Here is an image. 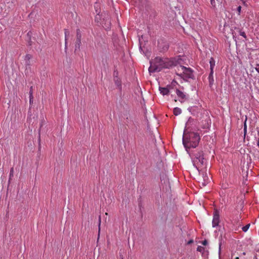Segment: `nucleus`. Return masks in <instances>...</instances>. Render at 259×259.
Here are the masks:
<instances>
[{
    "label": "nucleus",
    "mask_w": 259,
    "mask_h": 259,
    "mask_svg": "<svg viewBox=\"0 0 259 259\" xmlns=\"http://www.w3.org/2000/svg\"><path fill=\"white\" fill-rule=\"evenodd\" d=\"M185 60V57L181 56L170 59L156 57L153 60L150 61L149 71L150 73L159 72L164 68L169 69L178 66V64H184Z\"/></svg>",
    "instance_id": "1"
},
{
    "label": "nucleus",
    "mask_w": 259,
    "mask_h": 259,
    "mask_svg": "<svg viewBox=\"0 0 259 259\" xmlns=\"http://www.w3.org/2000/svg\"><path fill=\"white\" fill-rule=\"evenodd\" d=\"M200 139V136L197 133H184L183 137V143L186 149L195 148L198 145Z\"/></svg>",
    "instance_id": "2"
},
{
    "label": "nucleus",
    "mask_w": 259,
    "mask_h": 259,
    "mask_svg": "<svg viewBox=\"0 0 259 259\" xmlns=\"http://www.w3.org/2000/svg\"><path fill=\"white\" fill-rule=\"evenodd\" d=\"M192 156L193 165L199 170L200 168H201L203 166L205 163L202 151H196L192 153Z\"/></svg>",
    "instance_id": "3"
},
{
    "label": "nucleus",
    "mask_w": 259,
    "mask_h": 259,
    "mask_svg": "<svg viewBox=\"0 0 259 259\" xmlns=\"http://www.w3.org/2000/svg\"><path fill=\"white\" fill-rule=\"evenodd\" d=\"M183 64H178L179 65V70L182 72L180 73V76L184 80H187V79H193V73L192 69L190 68H187L183 65Z\"/></svg>",
    "instance_id": "4"
},
{
    "label": "nucleus",
    "mask_w": 259,
    "mask_h": 259,
    "mask_svg": "<svg viewBox=\"0 0 259 259\" xmlns=\"http://www.w3.org/2000/svg\"><path fill=\"white\" fill-rule=\"evenodd\" d=\"M81 32H80L79 29H77V31H76V40L75 45V51L77 49L79 50V49H80V47L81 43Z\"/></svg>",
    "instance_id": "5"
},
{
    "label": "nucleus",
    "mask_w": 259,
    "mask_h": 259,
    "mask_svg": "<svg viewBox=\"0 0 259 259\" xmlns=\"http://www.w3.org/2000/svg\"><path fill=\"white\" fill-rule=\"evenodd\" d=\"M176 94L178 97L180 98L179 101L181 103L184 102L188 99V96L179 89L176 90Z\"/></svg>",
    "instance_id": "6"
},
{
    "label": "nucleus",
    "mask_w": 259,
    "mask_h": 259,
    "mask_svg": "<svg viewBox=\"0 0 259 259\" xmlns=\"http://www.w3.org/2000/svg\"><path fill=\"white\" fill-rule=\"evenodd\" d=\"M220 223V215L218 211H215L213 213V217L212 220V227H215L219 225Z\"/></svg>",
    "instance_id": "7"
},
{
    "label": "nucleus",
    "mask_w": 259,
    "mask_h": 259,
    "mask_svg": "<svg viewBox=\"0 0 259 259\" xmlns=\"http://www.w3.org/2000/svg\"><path fill=\"white\" fill-rule=\"evenodd\" d=\"M158 48L161 52H165L167 51L169 48V45L166 41L158 42Z\"/></svg>",
    "instance_id": "8"
},
{
    "label": "nucleus",
    "mask_w": 259,
    "mask_h": 259,
    "mask_svg": "<svg viewBox=\"0 0 259 259\" xmlns=\"http://www.w3.org/2000/svg\"><path fill=\"white\" fill-rule=\"evenodd\" d=\"M209 64H210V72L209 73L208 78L209 81H213L212 74H213V68L214 66H215V61L212 58H211L210 59Z\"/></svg>",
    "instance_id": "9"
},
{
    "label": "nucleus",
    "mask_w": 259,
    "mask_h": 259,
    "mask_svg": "<svg viewBox=\"0 0 259 259\" xmlns=\"http://www.w3.org/2000/svg\"><path fill=\"white\" fill-rule=\"evenodd\" d=\"M32 56L30 54H26L24 57L25 65L26 67H29L30 65V59Z\"/></svg>",
    "instance_id": "10"
},
{
    "label": "nucleus",
    "mask_w": 259,
    "mask_h": 259,
    "mask_svg": "<svg viewBox=\"0 0 259 259\" xmlns=\"http://www.w3.org/2000/svg\"><path fill=\"white\" fill-rule=\"evenodd\" d=\"M159 91L160 93L162 95H167L169 94V91L167 87L166 88H162V87H159Z\"/></svg>",
    "instance_id": "11"
},
{
    "label": "nucleus",
    "mask_w": 259,
    "mask_h": 259,
    "mask_svg": "<svg viewBox=\"0 0 259 259\" xmlns=\"http://www.w3.org/2000/svg\"><path fill=\"white\" fill-rule=\"evenodd\" d=\"M173 112H174V115L177 116L181 113L182 110L180 108H179L178 107H176L174 109Z\"/></svg>",
    "instance_id": "12"
},
{
    "label": "nucleus",
    "mask_w": 259,
    "mask_h": 259,
    "mask_svg": "<svg viewBox=\"0 0 259 259\" xmlns=\"http://www.w3.org/2000/svg\"><path fill=\"white\" fill-rule=\"evenodd\" d=\"M237 29L238 30V32L239 33V34L242 36V37H243L244 38L246 39L247 38V36H246V35L244 31H243L240 28H237Z\"/></svg>",
    "instance_id": "13"
},
{
    "label": "nucleus",
    "mask_w": 259,
    "mask_h": 259,
    "mask_svg": "<svg viewBox=\"0 0 259 259\" xmlns=\"http://www.w3.org/2000/svg\"><path fill=\"white\" fill-rule=\"evenodd\" d=\"M249 227H250V224L246 225V226L242 227V231L244 232H246L248 230Z\"/></svg>",
    "instance_id": "14"
},
{
    "label": "nucleus",
    "mask_w": 259,
    "mask_h": 259,
    "mask_svg": "<svg viewBox=\"0 0 259 259\" xmlns=\"http://www.w3.org/2000/svg\"><path fill=\"white\" fill-rule=\"evenodd\" d=\"M29 94H30V103L31 104V102H32V99H33V97H32V87H31V88H30V92H29Z\"/></svg>",
    "instance_id": "15"
},
{
    "label": "nucleus",
    "mask_w": 259,
    "mask_h": 259,
    "mask_svg": "<svg viewBox=\"0 0 259 259\" xmlns=\"http://www.w3.org/2000/svg\"><path fill=\"white\" fill-rule=\"evenodd\" d=\"M204 249V248L201 246H198L197 248V251L202 252Z\"/></svg>",
    "instance_id": "16"
},
{
    "label": "nucleus",
    "mask_w": 259,
    "mask_h": 259,
    "mask_svg": "<svg viewBox=\"0 0 259 259\" xmlns=\"http://www.w3.org/2000/svg\"><path fill=\"white\" fill-rule=\"evenodd\" d=\"M69 32L68 31H67V30H65V45H66V40H67V36L69 35Z\"/></svg>",
    "instance_id": "17"
},
{
    "label": "nucleus",
    "mask_w": 259,
    "mask_h": 259,
    "mask_svg": "<svg viewBox=\"0 0 259 259\" xmlns=\"http://www.w3.org/2000/svg\"><path fill=\"white\" fill-rule=\"evenodd\" d=\"M237 11L238 12V15H240L241 11V6H239L237 8Z\"/></svg>",
    "instance_id": "18"
},
{
    "label": "nucleus",
    "mask_w": 259,
    "mask_h": 259,
    "mask_svg": "<svg viewBox=\"0 0 259 259\" xmlns=\"http://www.w3.org/2000/svg\"><path fill=\"white\" fill-rule=\"evenodd\" d=\"M96 11L97 13H99V12H98V10L97 9L96 10ZM100 15H99V14H98V15H97L95 17V21H98V19L100 18Z\"/></svg>",
    "instance_id": "19"
},
{
    "label": "nucleus",
    "mask_w": 259,
    "mask_h": 259,
    "mask_svg": "<svg viewBox=\"0 0 259 259\" xmlns=\"http://www.w3.org/2000/svg\"><path fill=\"white\" fill-rule=\"evenodd\" d=\"M255 70L259 73V64H256L255 65V66L254 67Z\"/></svg>",
    "instance_id": "20"
},
{
    "label": "nucleus",
    "mask_w": 259,
    "mask_h": 259,
    "mask_svg": "<svg viewBox=\"0 0 259 259\" xmlns=\"http://www.w3.org/2000/svg\"><path fill=\"white\" fill-rule=\"evenodd\" d=\"M210 4L213 7H214L215 6V0H210Z\"/></svg>",
    "instance_id": "21"
},
{
    "label": "nucleus",
    "mask_w": 259,
    "mask_h": 259,
    "mask_svg": "<svg viewBox=\"0 0 259 259\" xmlns=\"http://www.w3.org/2000/svg\"><path fill=\"white\" fill-rule=\"evenodd\" d=\"M246 128H247V126H246V121H245L244 125V134H245L246 133Z\"/></svg>",
    "instance_id": "22"
},
{
    "label": "nucleus",
    "mask_w": 259,
    "mask_h": 259,
    "mask_svg": "<svg viewBox=\"0 0 259 259\" xmlns=\"http://www.w3.org/2000/svg\"><path fill=\"white\" fill-rule=\"evenodd\" d=\"M202 244L203 245H206L207 244V241L206 240H205L202 242Z\"/></svg>",
    "instance_id": "23"
},
{
    "label": "nucleus",
    "mask_w": 259,
    "mask_h": 259,
    "mask_svg": "<svg viewBox=\"0 0 259 259\" xmlns=\"http://www.w3.org/2000/svg\"><path fill=\"white\" fill-rule=\"evenodd\" d=\"M100 225H101V218L99 217V232L100 231Z\"/></svg>",
    "instance_id": "24"
},
{
    "label": "nucleus",
    "mask_w": 259,
    "mask_h": 259,
    "mask_svg": "<svg viewBox=\"0 0 259 259\" xmlns=\"http://www.w3.org/2000/svg\"><path fill=\"white\" fill-rule=\"evenodd\" d=\"M13 168H12L11 169V171H10V175H12L13 174Z\"/></svg>",
    "instance_id": "25"
},
{
    "label": "nucleus",
    "mask_w": 259,
    "mask_h": 259,
    "mask_svg": "<svg viewBox=\"0 0 259 259\" xmlns=\"http://www.w3.org/2000/svg\"><path fill=\"white\" fill-rule=\"evenodd\" d=\"M193 242V240H191L190 241H189V242H188V244H190L191 243H192Z\"/></svg>",
    "instance_id": "26"
},
{
    "label": "nucleus",
    "mask_w": 259,
    "mask_h": 259,
    "mask_svg": "<svg viewBox=\"0 0 259 259\" xmlns=\"http://www.w3.org/2000/svg\"><path fill=\"white\" fill-rule=\"evenodd\" d=\"M98 5L97 4H96V5H95V8L96 9H98Z\"/></svg>",
    "instance_id": "27"
},
{
    "label": "nucleus",
    "mask_w": 259,
    "mask_h": 259,
    "mask_svg": "<svg viewBox=\"0 0 259 259\" xmlns=\"http://www.w3.org/2000/svg\"><path fill=\"white\" fill-rule=\"evenodd\" d=\"M257 145L259 147V138L258 139V140H257Z\"/></svg>",
    "instance_id": "28"
},
{
    "label": "nucleus",
    "mask_w": 259,
    "mask_h": 259,
    "mask_svg": "<svg viewBox=\"0 0 259 259\" xmlns=\"http://www.w3.org/2000/svg\"><path fill=\"white\" fill-rule=\"evenodd\" d=\"M254 259H257V258L256 256H255L254 257Z\"/></svg>",
    "instance_id": "29"
},
{
    "label": "nucleus",
    "mask_w": 259,
    "mask_h": 259,
    "mask_svg": "<svg viewBox=\"0 0 259 259\" xmlns=\"http://www.w3.org/2000/svg\"><path fill=\"white\" fill-rule=\"evenodd\" d=\"M235 259H240V258L238 257H235Z\"/></svg>",
    "instance_id": "30"
},
{
    "label": "nucleus",
    "mask_w": 259,
    "mask_h": 259,
    "mask_svg": "<svg viewBox=\"0 0 259 259\" xmlns=\"http://www.w3.org/2000/svg\"><path fill=\"white\" fill-rule=\"evenodd\" d=\"M243 255H245V252H243Z\"/></svg>",
    "instance_id": "31"
},
{
    "label": "nucleus",
    "mask_w": 259,
    "mask_h": 259,
    "mask_svg": "<svg viewBox=\"0 0 259 259\" xmlns=\"http://www.w3.org/2000/svg\"><path fill=\"white\" fill-rule=\"evenodd\" d=\"M105 214H106V215H108V213L106 212V213H105Z\"/></svg>",
    "instance_id": "32"
}]
</instances>
